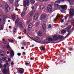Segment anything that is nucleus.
Segmentation results:
<instances>
[{
	"label": "nucleus",
	"mask_w": 74,
	"mask_h": 74,
	"mask_svg": "<svg viewBox=\"0 0 74 74\" xmlns=\"http://www.w3.org/2000/svg\"><path fill=\"white\" fill-rule=\"evenodd\" d=\"M42 30L43 32H45V29H46V25L43 24L42 25Z\"/></svg>",
	"instance_id": "13"
},
{
	"label": "nucleus",
	"mask_w": 74,
	"mask_h": 74,
	"mask_svg": "<svg viewBox=\"0 0 74 74\" xmlns=\"http://www.w3.org/2000/svg\"><path fill=\"white\" fill-rule=\"evenodd\" d=\"M8 40L9 42H14V40H12V39H8Z\"/></svg>",
	"instance_id": "30"
},
{
	"label": "nucleus",
	"mask_w": 74,
	"mask_h": 74,
	"mask_svg": "<svg viewBox=\"0 0 74 74\" xmlns=\"http://www.w3.org/2000/svg\"><path fill=\"white\" fill-rule=\"evenodd\" d=\"M43 42L44 43H47V41L46 40H43Z\"/></svg>",
	"instance_id": "44"
},
{
	"label": "nucleus",
	"mask_w": 74,
	"mask_h": 74,
	"mask_svg": "<svg viewBox=\"0 0 74 74\" xmlns=\"http://www.w3.org/2000/svg\"><path fill=\"white\" fill-rule=\"evenodd\" d=\"M3 66L5 68H7V65H6V64H5Z\"/></svg>",
	"instance_id": "47"
},
{
	"label": "nucleus",
	"mask_w": 74,
	"mask_h": 74,
	"mask_svg": "<svg viewBox=\"0 0 74 74\" xmlns=\"http://www.w3.org/2000/svg\"><path fill=\"white\" fill-rule=\"evenodd\" d=\"M23 56H25V55H26V53L25 52H23Z\"/></svg>",
	"instance_id": "50"
},
{
	"label": "nucleus",
	"mask_w": 74,
	"mask_h": 74,
	"mask_svg": "<svg viewBox=\"0 0 74 74\" xmlns=\"http://www.w3.org/2000/svg\"><path fill=\"white\" fill-rule=\"evenodd\" d=\"M51 26H52V25H49V26L48 27V28H49V29H50V28L51 27Z\"/></svg>",
	"instance_id": "43"
},
{
	"label": "nucleus",
	"mask_w": 74,
	"mask_h": 74,
	"mask_svg": "<svg viewBox=\"0 0 74 74\" xmlns=\"http://www.w3.org/2000/svg\"><path fill=\"white\" fill-rule=\"evenodd\" d=\"M64 19H63L61 21V23H63V22H64Z\"/></svg>",
	"instance_id": "55"
},
{
	"label": "nucleus",
	"mask_w": 74,
	"mask_h": 74,
	"mask_svg": "<svg viewBox=\"0 0 74 74\" xmlns=\"http://www.w3.org/2000/svg\"><path fill=\"white\" fill-rule=\"evenodd\" d=\"M68 1L70 5H71L73 3V2H74V0H67Z\"/></svg>",
	"instance_id": "16"
},
{
	"label": "nucleus",
	"mask_w": 74,
	"mask_h": 74,
	"mask_svg": "<svg viewBox=\"0 0 74 74\" xmlns=\"http://www.w3.org/2000/svg\"><path fill=\"white\" fill-rule=\"evenodd\" d=\"M5 10L6 12H8V11L10 10V7L7 4L6 5H5Z\"/></svg>",
	"instance_id": "9"
},
{
	"label": "nucleus",
	"mask_w": 74,
	"mask_h": 74,
	"mask_svg": "<svg viewBox=\"0 0 74 74\" xmlns=\"http://www.w3.org/2000/svg\"><path fill=\"white\" fill-rule=\"evenodd\" d=\"M3 59H4L5 60H6V58L5 57H4L3 58Z\"/></svg>",
	"instance_id": "54"
},
{
	"label": "nucleus",
	"mask_w": 74,
	"mask_h": 74,
	"mask_svg": "<svg viewBox=\"0 0 74 74\" xmlns=\"http://www.w3.org/2000/svg\"><path fill=\"white\" fill-rule=\"evenodd\" d=\"M3 21V20H2L1 19H0V22H1Z\"/></svg>",
	"instance_id": "61"
},
{
	"label": "nucleus",
	"mask_w": 74,
	"mask_h": 74,
	"mask_svg": "<svg viewBox=\"0 0 74 74\" xmlns=\"http://www.w3.org/2000/svg\"><path fill=\"white\" fill-rule=\"evenodd\" d=\"M53 38L54 40H55V41H58L59 40L58 36L56 35H55L53 36Z\"/></svg>",
	"instance_id": "7"
},
{
	"label": "nucleus",
	"mask_w": 74,
	"mask_h": 74,
	"mask_svg": "<svg viewBox=\"0 0 74 74\" xmlns=\"http://www.w3.org/2000/svg\"><path fill=\"white\" fill-rule=\"evenodd\" d=\"M15 10V11H18V8H16Z\"/></svg>",
	"instance_id": "58"
},
{
	"label": "nucleus",
	"mask_w": 74,
	"mask_h": 74,
	"mask_svg": "<svg viewBox=\"0 0 74 74\" xmlns=\"http://www.w3.org/2000/svg\"><path fill=\"white\" fill-rule=\"evenodd\" d=\"M14 0H9V1L11 4H12L13 3V1Z\"/></svg>",
	"instance_id": "37"
},
{
	"label": "nucleus",
	"mask_w": 74,
	"mask_h": 74,
	"mask_svg": "<svg viewBox=\"0 0 74 74\" xmlns=\"http://www.w3.org/2000/svg\"><path fill=\"white\" fill-rule=\"evenodd\" d=\"M38 23H36L35 25V26H36V27H37V26H38Z\"/></svg>",
	"instance_id": "38"
},
{
	"label": "nucleus",
	"mask_w": 74,
	"mask_h": 74,
	"mask_svg": "<svg viewBox=\"0 0 74 74\" xmlns=\"http://www.w3.org/2000/svg\"><path fill=\"white\" fill-rule=\"evenodd\" d=\"M3 29V26L2 25H0V30Z\"/></svg>",
	"instance_id": "31"
},
{
	"label": "nucleus",
	"mask_w": 74,
	"mask_h": 74,
	"mask_svg": "<svg viewBox=\"0 0 74 74\" xmlns=\"http://www.w3.org/2000/svg\"><path fill=\"white\" fill-rule=\"evenodd\" d=\"M35 12L34 11H32L30 12V14L31 15H33V14Z\"/></svg>",
	"instance_id": "26"
},
{
	"label": "nucleus",
	"mask_w": 74,
	"mask_h": 74,
	"mask_svg": "<svg viewBox=\"0 0 74 74\" xmlns=\"http://www.w3.org/2000/svg\"><path fill=\"white\" fill-rule=\"evenodd\" d=\"M6 64L7 65V66L8 65V62L7 61H6Z\"/></svg>",
	"instance_id": "48"
},
{
	"label": "nucleus",
	"mask_w": 74,
	"mask_h": 74,
	"mask_svg": "<svg viewBox=\"0 0 74 74\" xmlns=\"http://www.w3.org/2000/svg\"><path fill=\"white\" fill-rule=\"evenodd\" d=\"M23 32L24 33H25V34H26V29H24Z\"/></svg>",
	"instance_id": "45"
},
{
	"label": "nucleus",
	"mask_w": 74,
	"mask_h": 74,
	"mask_svg": "<svg viewBox=\"0 0 74 74\" xmlns=\"http://www.w3.org/2000/svg\"><path fill=\"white\" fill-rule=\"evenodd\" d=\"M40 50H41L42 51H44V50H45V48L43 46L40 47Z\"/></svg>",
	"instance_id": "21"
},
{
	"label": "nucleus",
	"mask_w": 74,
	"mask_h": 74,
	"mask_svg": "<svg viewBox=\"0 0 74 74\" xmlns=\"http://www.w3.org/2000/svg\"><path fill=\"white\" fill-rule=\"evenodd\" d=\"M8 71H9V69H4L3 70V72L5 74H7Z\"/></svg>",
	"instance_id": "8"
},
{
	"label": "nucleus",
	"mask_w": 74,
	"mask_h": 74,
	"mask_svg": "<svg viewBox=\"0 0 74 74\" xmlns=\"http://www.w3.org/2000/svg\"><path fill=\"white\" fill-rule=\"evenodd\" d=\"M17 55H18V56H21V53H17Z\"/></svg>",
	"instance_id": "42"
},
{
	"label": "nucleus",
	"mask_w": 74,
	"mask_h": 74,
	"mask_svg": "<svg viewBox=\"0 0 74 74\" xmlns=\"http://www.w3.org/2000/svg\"><path fill=\"white\" fill-rule=\"evenodd\" d=\"M15 1L16 2H18V1H19V0H15Z\"/></svg>",
	"instance_id": "64"
},
{
	"label": "nucleus",
	"mask_w": 74,
	"mask_h": 74,
	"mask_svg": "<svg viewBox=\"0 0 74 74\" xmlns=\"http://www.w3.org/2000/svg\"><path fill=\"white\" fill-rule=\"evenodd\" d=\"M31 28H30L28 27V30H29V31H30V30L31 29Z\"/></svg>",
	"instance_id": "60"
},
{
	"label": "nucleus",
	"mask_w": 74,
	"mask_h": 74,
	"mask_svg": "<svg viewBox=\"0 0 74 74\" xmlns=\"http://www.w3.org/2000/svg\"><path fill=\"white\" fill-rule=\"evenodd\" d=\"M58 38H59V39H62V36H58Z\"/></svg>",
	"instance_id": "35"
},
{
	"label": "nucleus",
	"mask_w": 74,
	"mask_h": 74,
	"mask_svg": "<svg viewBox=\"0 0 74 74\" xmlns=\"http://www.w3.org/2000/svg\"><path fill=\"white\" fill-rule=\"evenodd\" d=\"M25 64L26 66H28V65H29V64L27 62H25Z\"/></svg>",
	"instance_id": "40"
},
{
	"label": "nucleus",
	"mask_w": 74,
	"mask_h": 74,
	"mask_svg": "<svg viewBox=\"0 0 74 74\" xmlns=\"http://www.w3.org/2000/svg\"><path fill=\"white\" fill-rule=\"evenodd\" d=\"M9 29H11V28H12V27H11V26H10L9 27Z\"/></svg>",
	"instance_id": "62"
},
{
	"label": "nucleus",
	"mask_w": 74,
	"mask_h": 74,
	"mask_svg": "<svg viewBox=\"0 0 74 74\" xmlns=\"http://www.w3.org/2000/svg\"><path fill=\"white\" fill-rule=\"evenodd\" d=\"M16 32V29L15 28H14L13 31V33H15Z\"/></svg>",
	"instance_id": "39"
},
{
	"label": "nucleus",
	"mask_w": 74,
	"mask_h": 74,
	"mask_svg": "<svg viewBox=\"0 0 74 74\" xmlns=\"http://www.w3.org/2000/svg\"><path fill=\"white\" fill-rule=\"evenodd\" d=\"M60 1H62V2L64 1V0H58L55 3L54 5L55 6H58Z\"/></svg>",
	"instance_id": "6"
},
{
	"label": "nucleus",
	"mask_w": 74,
	"mask_h": 74,
	"mask_svg": "<svg viewBox=\"0 0 74 74\" xmlns=\"http://www.w3.org/2000/svg\"><path fill=\"white\" fill-rule=\"evenodd\" d=\"M32 24H30L28 26V27L29 28H32Z\"/></svg>",
	"instance_id": "34"
},
{
	"label": "nucleus",
	"mask_w": 74,
	"mask_h": 74,
	"mask_svg": "<svg viewBox=\"0 0 74 74\" xmlns=\"http://www.w3.org/2000/svg\"><path fill=\"white\" fill-rule=\"evenodd\" d=\"M29 0H25L23 1V6H29Z\"/></svg>",
	"instance_id": "4"
},
{
	"label": "nucleus",
	"mask_w": 74,
	"mask_h": 74,
	"mask_svg": "<svg viewBox=\"0 0 74 74\" xmlns=\"http://www.w3.org/2000/svg\"><path fill=\"white\" fill-rule=\"evenodd\" d=\"M74 19H72L71 20V22H74Z\"/></svg>",
	"instance_id": "53"
},
{
	"label": "nucleus",
	"mask_w": 74,
	"mask_h": 74,
	"mask_svg": "<svg viewBox=\"0 0 74 74\" xmlns=\"http://www.w3.org/2000/svg\"><path fill=\"white\" fill-rule=\"evenodd\" d=\"M52 10V5H49L47 7V11H51Z\"/></svg>",
	"instance_id": "11"
},
{
	"label": "nucleus",
	"mask_w": 74,
	"mask_h": 74,
	"mask_svg": "<svg viewBox=\"0 0 74 74\" xmlns=\"http://www.w3.org/2000/svg\"><path fill=\"white\" fill-rule=\"evenodd\" d=\"M40 1V2H42V1H45V0H39Z\"/></svg>",
	"instance_id": "51"
},
{
	"label": "nucleus",
	"mask_w": 74,
	"mask_h": 74,
	"mask_svg": "<svg viewBox=\"0 0 74 74\" xmlns=\"http://www.w3.org/2000/svg\"><path fill=\"white\" fill-rule=\"evenodd\" d=\"M2 61H3V60L0 59V62L1 63H2V62H3Z\"/></svg>",
	"instance_id": "57"
},
{
	"label": "nucleus",
	"mask_w": 74,
	"mask_h": 74,
	"mask_svg": "<svg viewBox=\"0 0 74 74\" xmlns=\"http://www.w3.org/2000/svg\"><path fill=\"white\" fill-rule=\"evenodd\" d=\"M38 15H39V14L38 13H36L34 16V19L35 20L37 19H38Z\"/></svg>",
	"instance_id": "10"
},
{
	"label": "nucleus",
	"mask_w": 74,
	"mask_h": 74,
	"mask_svg": "<svg viewBox=\"0 0 74 74\" xmlns=\"http://www.w3.org/2000/svg\"><path fill=\"white\" fill-rule=\"evenodd\" d=\"M31 3H35V1H34V0H31Z\"/></svg>",
	"instance_id": "36"
},
{
	"label": "nucleus",
	"mask_w": 74,
	"mask_h": 74,
	"mask_svg": "<svg viewBox=\"0 0 74 74\" xmlns=\"http://www.w3.org/2000/svg\"><path fill=\"white\" fill-rule=\"evenodd\" d=\"M31 8H32V9H34V6H32Z\"/></svg>",
	"instance_id": "52"
},
{
	"label": "nucleus",
	"mask_w": 74,
	"mask_h": 74,
	"mask_svg": "<svg viewBox=\"0 0 74 74\" xmlns=\"http://www.w3.org/2000/svg\"><path fill=\"white\" fill-rule=\"evenodd\" d=\"M71 28V26H69L65 28V29H66V30H69V29H70Z\"/></svg>",
	"instance_id": "25"
},
{
	"label": "nucleus",
	"mask_w": 74,
	"mask_h": 74,
	"mask_svg": "<svg viewBox=\"0 0 74 74\" xmlns=\"http://www.w3.org/2000/svg\"><path fill=\"white\" fill-rule=\"evenodd\" d=\"M5 54L4 53V52L3 51H0V55L1 56H4V55Z\"/></svg>",
	"instance_id": "20"
},
{
	"label": "nucleus",
	"mask_w": 74,
	"mask_h": 74,
	"mask_svg": "<svg viewBox=\"0 0 74 74\" xmlns=\"http://www.w3.org/2000/svg\"><path fill=\"white\" fill-rule=\"evenodd\" d=\"M2 67H3V65H2V64H1L0 63V67L1 68Z\"/></svg>",
	"instance_id": "49"
},
{
	"label": "nucleus",
	"mask_w": 74,
	"mask_h": 74,
	"mask_svg": "<svg viewBox=\"0 0 74 74\" xmlns=\"http://www.w3.org/2000/svg\"><path fill=\"white\" fill-rule=\"evenodd\" d=\"M10 55L12 57L14 56V52L13 51H12L10 53Z\"/></svg>",
	"instance_id": "19"
},
{
	"label": "nucleus",
	"mask_w": 74,
	"mask_h": 74,
	"mask_svg": "<svg viewBox=\"0 0 74 74\" xmlns=\"http://www.w3.org/2000/svg\"><path fill=\"white\" fill-rule=\"evenodd\" d=\"M38 36L39 37H41V36H42V32H41V31H39L38 32Z\"/></svg>",
	"instance_id": "18"
},
{
	"label": "nucleus",
	"mask_w": 74,
	"mask_h": 74,
	"mask_svg": "<svg viewBox=\"0 0 74 74\" xmlns=\"http://www.w3.org/2000/svg\"><path fill=\"white\" fill-rule=\"evenodd\" d=\"M30 23V21H27V23Z\"/></svg>",
	"instance_id": "63"
},
{
	"label": "nucleus",
	"mask_w": 74,
	"mask_h": 74,
	"mask_svg": "<svg viewBox=\"0 0 74 74\" xmlns=\"http://www.w3.org/2000/svg\"><path fill=\"white\" fill-rule=\"evenodd\" d=\"M18 72L19 74H23L24 73V70L22 68H19L18 70Z\"/></svg>",
	"instance_id": "5"
},
{
	"label": "nucleus",
	"mask_w": 74,
	"mask_h": 74,
	"mask_svg": "<svg viewBox=\"0 0 74 74\" xmlns=\"http://www.w3.org/2000/svg\"><path fill=\"white\" fill-rule=\"evenodd\" d=\"M69 14H70V16L69 18H71L73 16H74V9H71L69 10Z\"/></svg>",
	"instance_id": "3"
},
{
	"label": "nucleus",
	"mask_w": 74,
	"mask_h": 74,
	"mask_svg": "<svg viewBox=\"0 0 74 74\" xmlns=\"http://www.w3.org/2000/svg\"><path fill=\"white\" fill-rule=\"evenodd\" d=\"M8 62H10V61H11V59L10 58H8Z\"/></svg>",
	"instance_id": "46"
},
{
	"label": "nucleus",
	"mask_w": 74,
	"mask_h": 74,
	"mask_svg": "<svg viewBox=\"0 0 74 74\" xmlns=\"http://www.w3.org/2000/svg\"><path fill=\"white\" fill-rule=\"evenodd\" d=\"M60 7H61V8L62 10H65L67 9V5H60Z\"/></svg>",
	"instance_id": "12"
},
{
	"label": "nucleus",
	"mask_w": 74,
	"mask_h": 74,
	"mask_svg": "<svg viewBox=\"0 0 74 74\" xmlns=\"http://www.w3.org/2000/svg\"><path fill=\"white\" fill-rule=\"evenodd\" d=\"M67 32V31L66 29H64L62 30L61 31V33H62L63 34H64L66 33Z\"/></svg>",
	"instance_id": "23"
},
{
	"label": "nucleus",
	"mask_w": 74,
	"mask_h": 74,
	"mask_svg": "<svg viewBox=\"0 0 74 74\" xmlns=\"http://www.w3.org/2000/svg\"><path fill=\"white\" fill-rule=\"evenodd\" d=\"M40 8L41 10H42L44 8V6L43 5H40Z\"/></svg>",
	"instance_id": "22"
},
{
	"label": "nucleus",
	"mask_w": 74,
	"mask_h": 74,
	"mask_svg": "<svg viewBox=\"0 0 74 74\" xmlns=\"http://www.w3.org/2000/svg\"><path fill=\"white\" fill-rule=\"evenodd\" d=\"M64 19H63L61 21V23H63V22H64Z\"/></svg>",
	"instance_id": "56"
},
{
	"label": "nucleus",
	"mask_w": 74,
	"mask_h": 74,
	"mask_svg": "<svg viewBox=\"0 0 74 74\" xmlns=\"http://www.w3.org/2000/svg\"><path fill=\"white\" fill-rule=\"evenodd\" d=\"M47 40L48 41H53V39L52 38H48V40Z\"/></svg>",
	"instance_id": "24"
},
{
	"label": "nucleus",
	"mask_w": 74,
	"mask_h": 74,
	"mask_svg": "<svg viewBox=\"0 0 74 74\" xmlns=\"http://www.w3.org/2000/svg\"><path fill=\"white\" fill-rule=\"evenodd\" d=\"M6 48L8 49H9L10 48H11V47H10V45H6Z\"/></svg>",
	"instance_id": "29"
},
{
	"label": "nucleus",
	"mask_w": 74,
	"mask_h": 74,
	"mask_svg": "<svg viewBox=\"0 0 74 74\" xmlns=\"http://www.w3.org/2000/svg\"><path fill=\"white\" fill-rule=\"evenodd\" d=\"M61 16H62V17H63V15L57 14L56 17V18L54 19V21H55L56 19H58V18H60V17H61Z\"/></svg>",
	"instance_id": "14"
},
{
	"label": "nucleus",
	"mask_w": 74,
	"mask_h": 74,
	"mask_svg": "<svg viewBox=\"0 0 74 74\" xmlns=\"http://www.w3.org/2000/svg\"><path fill=\"white\" fill-rule=\"evenodd\" d=\"M21 15L22 16H24V15H25V12H23L21 13Z\"/></svg>",
	"instance_id": "32"
},
{
	"label": "nucleus",
	"mask_w": 74,
	"mask_h": 74,
	"mask_svg": "<svg viewBox=\"0 0 74 74\" xmlns=\"http://www.w3.org/2000/svg\"><path fill=\"white\" fill-rule=\"evenodd\" d=\"M45 17H46V15L45 14H43L41 15V18L42 19H44L45 18Z\"/></svg>",
	"instance_id": "15"
},
{
	"label": "nucleus",
	"mask_w": 74,
	"mask_h": 74,
	"mask_svg": "<svg viewBox=\"0 0 74 74\" xmlns=\"http://www.w3.org/2000/svg\"><path fill=\"white\" fill-rule=\"evenodd\" d=\"M16 23H17V25L20 27V28H22L23 27V26L22 25V23L21 22H19V20L18 19L16 20Z\"/></svg>",
	"instance_id": "2"
},
{
	"label": "nucleus",
	"mask_w": 74,
	"mask_h": 74,
	"mask_svg": "<svg viewBox=\"0 0 74 74\" xmlns=\"http://www.w3.org/2000/svg\"><path fill=\"white\" fill-rule=\"evenodd\" d=\"M71 32H70V30H68L67 31V32L68 33H69L68 34H67L66 36L65 37V38H66V37H68L69 36V35H70V34H71Z\"/></svg>",
	"instance_id": "17"
},
{
	"label": "nucleus",
	"mask_w": 74,
	"mask_h": 74,
	"mask_svg": "<svg viewBox=\"0 0 74 74\" xmlns=\"http://www.w3.org/2000/svg\"><path fill=\"white\" fill-rule=\"evenodd\" d=\"M26 6H24V9L23 10L25 12L26 11V10H27V8L26 7Z\"/></svg>",
	"instance_id": "28"
},
{
	"label": "nucleus",
	"mask_w": 74,
	"mask_h": 74,
	"mask_svg": "<svg viewBox=\"0 0 74 74\" xmlns=\"http://www.w3.org/2000/svg\"><path fill=\"white\" fill-rule=\"evenodd\" d=\"M3 21H5V18H3Z\"/></svg>",
	"instance_id": "59"
},
{
	"label": "nucleus",
	"mask_w": 74,
	"mask_h": 74,
	"mask_svg": "<svg viewBox=\"0 0 74 74\" xmlns=\"http://www.w3.org/2000/svg\"><path fill=\"white\" fill-rule=\"evenodd\" d=\"M2 41L4 44H7V42H6V41L5 40V39H2Z\"/></svg>",
	"instance_id": "27"
},
{
	"label": "nucleus",
	"mask_w": 74,
	"mask_h": 74,
	"mask_svg": "<svg viewBox=\"0 0 74 74\" xmlns=\"http://www.w3.org/2000/svg\"><path fill=\"white\" fill-rule=\"evenodd\" d=\"M67 19V17L66 16H64V19L65 20V21H66V19Z\"/></svg>",
	"instance_id": "41"
},
{
	"label": "nucleus",
	"mask_w": 74,
	"mask_h": 74,
	"mask_svg": "<svg viewBox=\"0 0 74 74\" xmlns=\"http://www.w3.org/2000/svg\"><path fill=\"white\" fill-rule=\"evenodd\" d=\"M27 36L28 37L32 39V40L33 41H35V42H40V39L38 37H35L33 39L29 36L28 35H27Z\"/></svg>",
	"instance_id": "1"
},
{
	"label": "nucleus",
	"mask_w": 74,
	"mask_h": 74,
	"mask_svg": "<svg viewBox=\"0 0 74 74\" xmlns=\"http://www.w3.org/2000/svg\"><path fill=\"white\" fill-rule=\"evenodd\" d=\"M12 17L13 19H15V15L14 14H13L12 15Z\"/></svg>",
	"instance_id": "33"
}]
</instances>
